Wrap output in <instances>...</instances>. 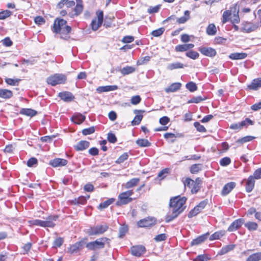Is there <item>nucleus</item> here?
I'll return each mask as SVG.
<instances>
[{"mask_svg":"<svg viewBox=\"0 0 261 261\" xmlns=\"http://www.w3.org/2000/svg\"><path fill=\"white\" fill-rule=\"evenodd\" d=\"M164 30L165 29L163 28H161L158 30L153 31L151 34L154 37H159L163 34Z\"/></svg>","mask_w":261,"mask_h":261,"instance_id":"603ef678","label":"nucleus"},{"mask_svg":"<svg viewBox=\"0 0 261 261\" xmlns=\"http://www.w3.org/2000/svg\"><path fill=\"white\" fill-rule=\"evenodd\" d=\"M229 20L232 23H238L240 21L239 16V8L237 5L230 8V10L225 11L222 15V23H225Z\"/></svg>","mask_w":261,"mask_h":261,"instance_id":"7ed1b4c3","label":"nucleus"},{"mask_svg":"<svg viewBox=\"0 0 261 261\" xmlns=\"http://www.w3.org/2000/svg\"><path fill=\"white\" fill-rule=\"evenodd\" d=\"M108 229L107 225H97L95 227H90L88 229L87 233L89 235H99L103 233Z\"/></svg>","mask_w":261,"mask_h":261,"instance_id":"6e6552de","label":"nucleus"},{"mask_svg":"<svg viewBox=\"0 0 261 261\" xmlns=\"http://www.w3.org/2000/svg\"><path fill=\"white\" fill-rule=\"evenodd\" d=\"M247 54L244 53H234L229 55V58L232 60H241L246 58Z\"/></svg>","mask_w":261,"mask_h":261,"instance_id":"393cba45","label":"nucleus"},{"mask_svg":"<svg viewBox=\"0 0 261 261\" xmlns=\"http://www.w3.org/2000/svg\"><path fill=\"white\" fill-rule=\"evenodd\" d=\"M207 234H203L193 240L191 242V245H197L204 242L207 238Z\"/></svg>","mask_w":261,"mask_h":261,"instance_id":"7c9ffc66","label":"nucleus"},{"mask_svg":"<svg viewBox=\"0 0 261 261\" xmlns=\"http://www.w3.org/2000/svg\"><path fill=\"white\" fill-rule=\"evenodd\" d=\"M201 169V164L193 165L190 168V171L192 173L194 174L198 172Z\"/></svg>","mask_w":261,"mask_h":261,"instance_id":"c03bdc74","label":"nucleus"},{"mask_svg":"<svg viewBox=\"0 0 261 261\" xmlns=\"http://www.w3.org/2000/svg\"><path fill=\"white\" fill-rule=\"evenodd\" d=\"M245 226L250 231H252L256 230L258 225L255 222H248L245 224Z\"/></svg>","mask_w":261,"mask_h":261,"instance_id":"a19ab883","label":"nucleus"},{"mask_svg":"<svg viewBox=\"0 0 261 261\" xmlns=\"http://www.w3.org/2000/svg\"><path fill=\"white\" fill-rule=\"evenodd\" d=\"M66 81V76L62 74H55L49 76L47 80V83L51 86H56L58 84H64Z\"/></svg>","mask_w":261,"mask_h":261,"instance_id":"39448f33","label":"nucleus"},{"mask_svg":"<svg viewBox=\"0 0 261 261\" xmlns=\"http://www.w3.org/2000/svg\"><path fill=\"white\" fill-rule=\"evenodd\" d=\"M133 194V192L132 190H129L121 193L119 195V200L116 202V204L117 205H121L130 202L133 199L129 197V196Z\"/></svg>","mask_w":261,"mask_h":261,"instance_id":"0eeeda50","label":"nucleus"},{"mask_svg":"<svg viewBox=\"0 0 261 261\" xmlns=\"http://www.w3.org/2000/svg\"><path fill=\"white\" fill-rule=\"evenodd\" d=\"M230 159L229 158L225 157L222 159L220 161V164L222 166L228 165L230 163Z\"/></svg>","mask_w":261,"mask_h":261,"instance_id":"052dcab7","label":"nucleus"},{"mask_svg":"<svg viewBox=\"0 0 261 261\" xmlns=\"http://www.w3.org/2000/svg\"><path fill=\"white\" fill-rule=\"evenodd\" d=\"M49 164L54 167H62L67 165V161L63 159L56 158L51 160Z\"/></svg>","mask_w":261,"mask_h":261,"instance_id":"a211bd4d","label":"nucleus"},{"mask_svg":"<svg viewBox=\"0 0 261 261\" xmlns=\"http://www.w3.org/2000/svg\"><path fill=\"white\" fill-rule=\"evenodd\" d=\"M187 198L185 197L176 196L170 201V212L165 217L166 222H169L176 218L185 208V204Z\"/></svg>","mask_w":261,"mask_h":261,"instance_id":"f257e3e1","label":"nucleus"},{"mask_svg":"<svg viewBox=\"0 0 261 261\" xmlns=\"http://www.w3.org/2000/svg\"><path fill=\"white\" fill-rule=\"evenodd\" d=\"M83 244V241H80L75 243L74 244L72 245H71L70 247L68 249V252L71 254H72L78 252L79 251L82 249Z\"/></svg>","mask_w":261,"mask_h":261,"instance_id":"6ab92c4d","label":"nucleus"},{"mask_svg":"<svg viewBox=\"0 0 261 261\" xmlns=\"http://www.w3.org/2000/svg\"><path fill=\"white\" fill-rule=\"evenodd\" d=\"M175 50L177 52H182L188 50L186 44L178 45L175 47Z\"/></svg>","mask_w":261,"mask_h":261,"instance_id":"13d9d810","label":"nucleus"},{"mask_svg":"<svg viewBox=\"0 0 261 261\" xmlns=\"http://www.w3.org/2000/svg\"><path fill=\"white\" fill-rule=\"evenodd\" d=\"M145 248L142 245L133 246L131 248L132 254L136 256L139 257L145 252Z\"/></svg>","mask_w":261,"mask_h":261,"instance_id":"dca6fc26","label":"nucleus"},{"mask_svg":"<svg viewBox=\"0 0 261 261\" xmlns=\"http://www.w3.org/2000/svg\"><path fill=\"white\" fill-rule=\"evenodd\" d=\"M235 186H236V183L234 182H230L226 184L224 186V187L221 191V194L223 196L228 194L232 190V189L235 187Z\"/></svg>","mask_w":261,"mask_h":261,"instance_id":"412c9836","label":"nucleus"},{"mask_svg":"<svg viewBox=\"0 0 261 261\" xmlns=\"http://www.w3.org/2000/svg\"><path fill=\"white\" fill-rule=\"evenodd\" d=\"M107 238H101L94 241L90 242L86 244V247L91 250H97L102 249L105 247V245L108 241Z\"/></svg>","mask_w":261,"mask_h":261,"instance_id":"20e7f679","label":"nucleus"},{"mask_svg":"<svg viewBox=\"0 0 261 261\" xmlns=\"http://www.w3.org/2000/svg\"><path fill=\"white\" fill-rule=\"evenodd\" d=\"M144 112V111L143 110H135L134 111V113L136 115V116L135 117L134 119L132 121V125H138L141 122L142 118H143V115H139V113H141Z\"/></svg>","mask_w":261,"mask_h":261,"instance_id":"aec40b11","label":"nucleus"},{"mask_svg":"<svg viewBox=\"0 0 261 261\" xmlns=\"http://www.w3.org/2000/svg\"><path fill=\"white\" fill-rule=\"evenodd\" d=\"M248 124L253 125V122L249 118H246L240 123H233L230 126V128L234 130H240L243 127L246 126Z\"/></svg>","mask_w":261,"mask_h":261,"instance_id":"f8f14e48","label":"nucleus"},{"mask_svg":"<svg viewBox=\"0 0 261 261\" xmlns=\"http://www.w3.org/2000/svg\"><path fill=\"white\" fill-rule=\"evenodd\" d=\"M156 223V220L154 218L148 217L142 219L137 222L139 227H148L154 225Z\"/></svg>","mask_w":261,"mask_h":261,"instance_id":"9d476101","label":"nucleus"},{"mask_svg":"<svg viewBox=\"0 0 261 261\" xmlns=\"http://www.w3.org/2000/svg\"><path fill=\"white\" fill-rule=\"evenodd\" d=\"M66 23V20L59 18H57L54 21L53 31L56 33H60L62 38L67 37L66 36L65 37L63 36L69 34L71 30V27L67 25Z\"/></svg>","mask_w":261,"mask_h":261,"instance_id":"f03ea898","label":"nucleus"},{"mask_svg":"<svg viewBox=\"0 0 261 261\" xmlns=\"http://www.w3.org/2000/svg\"><path fill=\"white\" fill-rule=\"evenodd\" d=\"M57 216H50L46 218L45 220H42V227H53L55 226V222L58 219Z\"/></svg>","mask_w":261,"mask_h":261,"instance_id":"ddd939ff","label":"nucleus"},{"mask_svg":"<svg viewBox=\"0 0 261 261\" xmlns=\"http://www.w3.org/2000/svg\"><path fill=\"white\" fill-rule=\"evenodd\" d=\"M58 96L64 101L69 102L72 101L74 99V96L70 92L64 91L60 92L58 94Z\"/></svg>","mask_w":261,"mask_h":261,"instance_id":"2eb2a0df","label":"nucleus"},{"mask_svg":"<svg viewBox=\"0 0 261 261\" xmlns=\"http://www.w3.org/2000/svg\"><path fill=\"white\" fill-rule=\"evenodd\" d=\"M206 33L210 36H214L217 33V29L215 25L213 23L210 24L206 28Z\"/></svg>","mask_w":261,"mask_h":261,"instance_id":"473e14b6","label":"nucleus"},{"mask_svg":"<svg viewBox=\"0 0 261 261\" xmlns=\"http://www.w3.org/2000/svg\"><path fill=\"white\" fill-rule=\"evenodd\" d=\"M141 98L140 96L136 95L131 98L130 102L132 104L136 105L139 103L141 101Z\"/></svg>","mask_w":261,"mask_h":261,"instance_id":"6e6d98bb","label":"nucleus"},{"mask_svg":"<svg viewBox=\"0 0 261 261\" xmlns=\"http://www.w3.org/2000/svg\"><path fill=\"white\" fill-rule=\"evenodd\" d=\"M225 234V230H220L219 231H217L212 234L210 238V240L212 241L214 240H217L220 239L222 237L224 236Z\"/></svg>","mask_w":261,"mask_h":261,"instance_id":"72a5a7b5","label":"nucleus"},{"mask_svg":"<svg viewBox=\"0 0 261 261\" xmlns=\"http://www.w3.org/2000/svg\"><path fill=\"white\" fill-rule=\"evenodd\" d=\"M71 119L74 123L80 124L85 120V116L81 114H76L72 116Z\"/></svg>","mask_w":261,"mask_h":261,"instance_id":"cd10ccee","label":"nucleus"},{"mask_svg":"<svg viewBox=\"0 0 261 261\" xmlns=\"http://www.w3.org/2000/svg\"><path fill=\"white\" fill-rule=\"evenodd\" d=\"M255 184V180L253 176H250L246 182V190L247 192H250L254 188Z\"/></svg>","mask_w":261,"mask_h":261,"instance_id":"5701e85b","label":"nucleus"},{"mask_svg":"<svg viewBox=\"0 0 261 261\" xmlns=\"http://www.w3.org/2000/svg\"><path fill=\"white\" fill-rule=\"evenodd\" d=\"M200 181L199 178H196L195 181L190 178H187L184 181V185L185 187L191 189L192 193H196L199 190Z\"/></svg>","mask_w":261,"mask_h":261,"instance_id":"423d86ee","label":"nucleus"},{"mask_svg":"<svg viewBox=\"0 0 261 261\" xmlns=\"http://www.w3.org/2000/svg\"><path fill=\"white\" fill-rule=\"evenodd\" d=\"M184 67L183 64L179 62H175L169 64L167 65V69L170 70H172L178 68H182Z\"/></svg>","mask_w":261,"mask_h":261,"instance_id":"f704fd0d","label":"nucleus"},{"mask_svg":"<svg viewBox=\"0 0 261 261\" xmlns=\"http://www.w3.org/2000/svg\"><path fill=\"white\" fill-rule=\"evenodd\" d=\"M136 143L140 147H148L151 145V143L146 139H140L136 141Z\"/></svg>","mask_w":261,"mask_h":261,"instance_id":"58836bf2","label":"nucleus"},{"mask_svg":"<svg viewBox=\"0 0 261 261\" xmlns=\"http://www.w3.org/2000/svg\"><path fill=\"white\" fill-rule=\"evenodd\" d=\"M181 84L179 83H174L171 84L170 86L165 89V91L167 93L174 92L179 90L180 88Z\"/></svg>","mask_w":261,"mask_h":261,"instance_id":"bb28decb","label":"nucleus"},{"mask_svg":"<svg viewBox=\"0 0 261 261\" xmlns=\"http://www.w3.org/2000/svg\"><path fill=\"white\" fill-rule=\"evenodd\" d=\"M83 10V7L82 4L81 0H77L76 1V5L74 9L75 14L77 15L80 14Z\"/></svg>","mask_w":261,"mask_h":261,"instance_id":"ea45409f","label":"nucleus"},{"mask_svg":"<svg viewBox=\"0 0 261 261\" xmlns=\"http://www.w3.org/2000/svg\"><path fill=\"white\" fill-rule=\"evenodd\" d=\"M97 19H93L91 22V28L92 30L96 31L101 26L103 22V12L98 11L96 13Z\"/></svg>","mask_w":261,"mask_h":261,"instance_id":"1a4fd4ad","label":"nucleus"},{"mask_svg":"<svg viewBox=\"0 0 261 261\" xmlns=\"http://www.w3.org/2000/svg\"><path fill=\"white\" fill-rule=\"evenodd\" d=\"M118 89V87L116 85L105 86L98 87L96 89V91L99 93H101V92H103L114 91Z\"/></svg>","mask_w":261,"mask_h":261,"instance_id":"4be33fe9","label":"nucleus"},{"mask_svg":"<svg viewBox=\"0 0 261 261\" xmlns=\"http://www.w3.org/2000/svg\"><path fill=\"white\" fill-rule=\"evenodd\" d=\"M253 177L254 179H256L261 178V168H259L255 171Z\"/></svg>","mask_w":261,"mask_h":261,"instance_id":"774afa93","label":"nucleus"},{"mask_svg":"<svg viewBox=\"0 0 261 261\" xmlns=\"http://www.w3.org/2000/svg\"><path fill=\"white\" fill-rule=\"evenodd\" d=\"M204 99L202 98L201 96H197L193 97L192 99L189 100L188 103H199V102L203 100Z\"/></svg>","mask_w":261,"mask_h":261,"instance_id":"e2e57ef3","label":"nucleus"},{"mask_svg":"<svg viewBox=\"0 0 261 261\" xmlns=\"http://www.w3.org/2000/svg\"><path fill=\"white\" fill-rule=\"evenodd\" d=\"M244 223V220L243 219H237L231 224L228 228V230L230 232L235 231L240 228Z\"/></svg>","mask_w":261,"mask_h":261,"instance_id":"f3484780","label":"nucleus"},{"mask_svg":"<svg viewBox=\"0 0 261 261\" xmlns=\"http://www.w3.org/2000/svg\"><path fill=\"white\" fill-rule=\"evenodd\" d=\"M210 258L206 255H199L195 259L194 261H207Z\"/></svg>","mask_w":261,"mask_h":261,"instance_id":"69168bd1","label":"nucleus"},{"mask_svg":"<svg viewBox=\"0 0 261 261\" xmlns=\"http://www.w3.org/2000/svg\"><path fill=\"white\" fill-rule=\"evenodd\" d=\"M95 132V128L94 126L85 128L82 130V133L84 135H88L93 134Z\"/></svg>","mask_w":261,"mask_h":261,"instance_id":"864d4df0","label":"nucleus"},{"mask_svg":"<svg viewBox=\"0 0 261 261\" xmlns=\"http://www.w3.org/2000/svg\"><path fill=\"white\" fill-rule=\"evenodd\" d=\"M186 56L189 58H190L192 59L195 60L198 58L199 54L197 52L192 50V51L187 52L186 53Z\"/></svg>","mask_w":261,"mask_h":261,"instance_id":"de8ad7c7","label":"nucleus"},{"mask_svg":"<svg viewBox=\"0 0 261 261\" xmlns=\"http://www.w3.org/2000/svg\"><path fill=\"white\" fill-rule=\"evenodd\" d=\"M169 170L168 169H164L160 171L158 174V177L160 179H164L168 174Z\"/></svg>","mask_w":261,"mask_h":261,"instance_id":"3c124183","label":"nucleus"},{"mask_svg":"<svg viewBox=\"0 0 261 261\" xmlns=\"http://www.w3.org/2000/svg\"><path fill=\"white\" fill-rule=\"evenodd\" d=\"M128 158L127 153H124L116 161L117 164H121L126 160Z\"/></svg>","mask_w":261,"mask_h":261,"instance_id":"09e8293b","label":"nucleus"},{"mask_svg":"<svg viewBox=\"0 0 261 261\" xmlns=\"http://www.w3.org/2000/svg\"><path fill=\"white\" fill-rule=\"evenodd\" d=\"M108 140L110 142L112 143H114L117 141V138L115 135L111 133L108 134Z\"/></svg>","mask_w":261,"mask_h":261,"instance_id":"0e129e2a","label":"nucleus"},{"mask_svg":"<svg viewBox=\"0 0 261 261\" xmlns=\"http://www.w3.org/2000/svg\"><path fill=\"white\" fill-rule=\"evenodd\" d=\"M194 125L197 130L200 132H205L206 131L205 127L198 122H195L194 123Z\"/></svg>","mask_w":261,"mask_h":261,"instance_id":"680f3d73","label":"nucleus"},{"mask_svg":"<svg viewBox=\"0 0 261 261\" xmlns=\"http://www.w3.org/2000/svg\"><path fill=\"white\" fill-rule=\"evenodd\" d=\"M235 246L232 244L226 245L224 247H223L221 250H220V253H219L220 255H223L224 254L227 253L229 251L233 250Z\"/></svg>","mask_w":261,"mask_h":261,"instance_id":"4c0bfd02","label":"nucleus"},{"mask_svg":"<svg viewBox=\"0 0 261 261\" xmlns=\"http://www.w3.org/2000/svg\"><path fill=\"white\" fill-rule=\"evenodd\" d=\"M198 50L202 55L209 57H213L217 54L216 50L212 47H200L198 48Z\"/></svg>","mask_w":261,"mask_h":261,"instance_id":"4468645a","label":"nucleus"},{"mask_svg":"<svg viewBox=\"0 0 261 261\" xmlns=\"http://www.w3.org/2000/svg\"><path fill=\"white\" fill-rule=\"evenodd\" d=\"M139 181L140 178H132L125 184V187L127 189L131 188L137 185Z\"/></svg>","mask_w":261,"mask_h":261,"instance_id":"2f4dec72","label":"nucleus"},{"mask_svg":"<svg viewBox=\"0 0 261 261\" xmlns=\"http://www.w3.org/2000/svg\"><path fill=\"white\" fill-rule=\"evenodd\" d=\"M29 223L30 225H37V226H40L42 227V220H38V219H35V220H30L29 222Z\"/></svg>","mask_w":261,"mask_h":261,"instance_id":"4d7b16f0","label":"nucleus"},{"mask_svg":"<svg viewBox=\"0 0 261 261\" xmlns=\"http://www.w3.org/2000/svg\"><path fill=\"white\" fill-rule=\"evenodd\" d=\"M207 202L206 201H201L197 206L192 210L188 214L189 218H192L198 214L206 206Z\"/></svg>","mask_w":261,"mask_h":261,"instance_id":"9b49d317","label":"nucleus"},{"mask_svg":"<svg viewBox=\"0 0 261 261\" xmlns=\"http://www.w3.org/2000/svg\"><path fill=\"white\" fill-rule=\"evenodd\" d=\"M261 260V252L253 253L247 258V261H259Z\"/></svg>","mask_w":261,"mask_h":261,"instance_id":"c9c22d12","label":"nucleus"},{"mask_svg":"<svg viewBox=\"0 0 261 261\" xmlns=\"http://www.w3.org/2000/svg\"><path fill=\"white\" fill-rule=\"evenodd\" d=\"M136 69L133 66H126L121 70V73L123 75H127L133 73Z\"/></svg>","mask_w":261,"mask_h":261,"instance_id":"e433bc0d","label":"nucleus"},{"mask_svg":"<svg viewBox=\"0 0 261 261\" xmlns=\"http://www.w3.org/2000/svg\"><path fill=\"white\" fill-rule=\"evenodd\" d=\"M13 96V92L8 89H0V97L4 99H9Z\"/></svg>","mask_w":261,"mask_h":261,"instance_id":"b1692460","label":"nucleus"},{"mask_svg":"<svg viewBox=\"0 0 261 261\" xmlns=\"http://www.w3.org/2000/svg\"><path fill=\"white\" fill-rule=\"evenodd\" d=\"M20 113L28 116L33 117L37 114V112L31 109H22L20 110Z\"/></svg>","mask_w":261,"mask_h":261,"instance_id":"c756f323","label":"nucleus"},{"mask_svg":"<svg viewBox=\"0 0 261 261\" xmlns=\"http://www.w3.org/2000/svg\"><path fill=\"white\" fill-rule=\"evenodd\" d=\"M20 80L18 79L6 78V83L11 86L18 85Z\"/></svg>","mask_w":261,"mask_h":261,"instance_id":"37998d69","label":"nucleus"},{"mask_svg":"<svg viewBox=\"0 0 261 261\" xmlns=\"http://www.w3.org/2000/svg\"><path fill=\"white\" fill-rule=\"evenodd\" d=\"M90 197L89 195H88L87 197L85 196H80L77 199H75L77 203L84 204L86 202L87 200Z\"/></svg>","mask_w":261,"mask_h":261,"instance_id":"bf43d9fd","label":"nucleus"},{"mask_svg":"<svg viewBox=\"0 0 261 261\" xmlns=\"http://www.w3.org/2000/svg\"><path fill=\"white\" fill-rule=\"evenodd\" d=\"M114 201L115 199L114 198L109 199L108 200L104 201L103 202L101 203L98 206V208H105L107 207L109 205H110L111 204H112Z\"/></svg>","mask_w":261,"mask_h":261,"instance_id":"79ce46f5","label":"nucleus"},{"mask_svg":"<svg viewBox=\"0 0 261 261\" xmlns=\"http://www.w3.org/2000/svg\"><path fill=\"white\" fill-rule=\"evenodd\" d=\"M250 89L256 90L259 88L261 87V78L254 80L252 83L248 86Z\"/></svg>","mask_w":261,"mask_h":261,"instance_id":"a878e982","label":"nucleus"},{"mask_svg":"<svg viewBox=\"0 0 261 261\" xmlns=\"http://www.w3.org/2000/svg\"><path fill=\"white\" fill-rule=\"evenodd\" d=\"M254 137L252 136H246L237 140L238 143H244L252 140Z\"/></svg>","mask_w":261,"mask_h":261,"instance_id":"5fc2aeb1","label":"nucleus"},{"mask_svg":"<svg viewBox=\"0 0 261 261\" xmlns=\"http://www.w3.org/2000/svg\"><path fill=\"white\" fill-rule=\"evenodd\" d=\"M89 146V142L87 141H81L76 144L75 148L77 150H83Z\"/></svg>","mask_w":261,"mask_h":261,"instance_id":"c85d7f7f","label":"nucleus"},{"mask_svg":"<svg viewBox=\"0 0 261 261\" xmlns=\"http://www.w3.org/2000/svg\"><path fill=\"white\" fill-rule=\"evenodd\" d=\"M128 231V228L126 225H122L119 228V237L122 238Z\"/></svg>","mask_w":261,"mask_h":261,"instance_id":"8fccbe9b","label":"nucleus"},{"mask_svg":"<svg viewBox=\"0 0 261 261\" xmlns=\"http://www.w3.org/2000/svg\"><path fill=\"white\" fill-rule=\"evenodd\" d=\"M12 15V12L9 10H5L0 12V19H5Z\"/></svg>","mask_w":261,"mask_h":261,"instance_id":"49530a36","label":"nucleus"},{"mask_svg":"<svg viewBox=\"0 0 261 261\" xmlns=\"http://www.w3.org/2000/svg\"><path fill=\"white\" fill-rule=\"evenodd\" d=\"M186 88L191 92H194L197 89V87L195 83L190 82L186 84Z\"/></svg>","mask_w":261,"mask_h":261,"instance_id":"a18cd8bd","label":"nucleus"},{"mask_svg":"<svg viewBox=\"0 0 261 261\" xmlns=\"http://www.w3.org/2000/svg\"><path fill=\"white\" fill-rule=\"evenodd\" d=\"M32 247V244L31 243H28L25 244L23 247V254H27L28 253L29 250L31 249Z\"/></svg>","mask_w":261,"mask_h":261,"instance_id":"338daca9","label":"nucleus"}]
</instances>
